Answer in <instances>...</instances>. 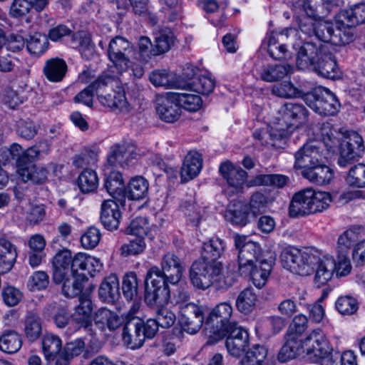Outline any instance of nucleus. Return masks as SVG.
I'll list each match as a JSON object with an SVG mask.
<instances>
[{
    "mask_svg": "<svg viewBox=\"0 0 365 365\" xmlns=\"http://www.w3.org/2000/svg\"><path fill=\"white\" fill-rule=\"evenodd\" d=\"M185 267L184 262L173 252L164 255L160 262V268L150 267L144 281V302L155 305L162 299L170 297L168 284H176L182 279Z\"/></svg>",
    "mask_w": 365,
    "mask_h": 365,
    "instance_id": "1",
    "label": "nucleus"
},
{
    "mask_svg": "<svg viewBox=\"0 0 365 365\" xmlns=\"http://www.w3.org/2000/svg\"><path fill=\"white\" fill-rule=\"evenodd\" d=\"M246 240L245 236H234L235 246L239 251L238 271L241 275L250 277L254 285L261 289L267 282L274 258H265L258 243Z\"/></svg>",
    "mask_w": 365,
    "mask_h": 365,
    "instance_id": "2",
    "label": "nucleus"
},
{
    "mask_svg": "<svg viewBox=\"0 0 365 365\" xmlns=\"http://www.w3.org/2000/svg\"><path fill=\"white\" fill-rule=\"evenodd\" d=\"M323 145L317 141L305 143L294 154V168L301 170L302 177L317 185L329 184L334 178L333 170L326 165Z\"/></svg>",
    "mask_w": 365,
    "mask_h": 365,
    "instance_id": "3",
    "label": "nucleus"
},
{
    "mask_svg": "<svg viewBox=\"0 0 365 365\" xmlns=\"http://www.w3.org/2000/svg\"><path fill=\"white\" fill-rule=\"evenodd\" d=\"M340 137L327 135L324 143L327 150H331L339 146L337 163L341 168H346L355 161H358L365 153V145L361 135L354 130L340 131Z\"/></svg>",
    "mask_w": 365,
    "mask_h": 365,
    "instance_id": "4",
    "label": "nucleus"
},
{
    "mask_svg": "<svg viewBox=\"0 0 365 365\" xmlns=\"http://www.w3.org/2000/svg\"><path fill=\"white\" fill-rule=\"evenodd\" d=\"M225 245L219 238H212L204 242L200 257L195 260L189 269V276L197 274L205 282H210L211 276L218 273L222 263L218 259L225 252Z\"/></svg>",
    "mask_w": 365,
    "mask_h": 365,
    "instance_id": "5",
    "label": "nucleus"
},
{
    "mask_svg": "<svg viewBox=\"0 0 365 365\" xmlns=\"http://www.w3.org/2000/svg\"><path fill=\"white\" fill-rule=\"evenodd\" d=\"M302 343L307 361L319 365H336L332 348L321 329L313 330Z\"/></svg>",
    "mask_w": 365,
    "mask_h": 365,
    "instance_id": "6",
    "label": "nucleus"
},
{
    "mask_svg": "<svg viewBox=\"0 0 365 365\" xmlns=\"http://www.w3.org/2000/svg\"><path fill=\"white\" fill-rule=\"evenodd\" d=\"M284 266L299 275H309L319 260V251L314 248L285 250L281 255Z\"/></svg>",
    "mask_w": 365,
    "mask_h": 365,
    "instance_id": "7",
    "label": "nucleus"
},
{
    "mask_svg": "<svg viewBox=\"0 0 365 365\" xmlns=\"http://www.w3.org/2000/svg\"><path fill=\"white\" fill-rule=\"evenodd\" d=\"M304 100L308 106L322 115H334L339 110V101L335 94L327 88H315L306 93Z\"/></svg>",
    "mask_w": 365,
    "mask_h": 365,
    "instance_id": "8",
    "label": "nucleus"
},
{
    "mask_svg": "<svg viewBox=\"0 0 365 365\" xmlns=\"http://www.w3.org/2000/svg\"><path fill=\"white\" fill-rule=\"evenodd\" d=\"M133 48L131 43L121 36H115L109 43L108 59L119 73L126 71L130 65V56Z\"/></svg>",
    "mask_w": 365,
    "mask_h": 365,
    "instance_id": "9",
    "label": "nucleus"
},
{
    "mask_svg": "<svg viewBox=\"0 0 365 365\" xmlns=\"http://www.w3.org/2000/svg\"><path fill=\"white\" fill-rule=\"evenodd\" d=\"M327 53L324 51V45L319 40L317 41H305L300 46L297 52V66L300 70L309 69Z\"/></svg>",
    "mask_w": 365,
    "mask_h": 365,
    "instance_id": "10",
    "label": "nucleus"
},
{
    "mask_svg": "<svg viewBox=\"0 0 365 365\" xmlns=\"http://www.w3.org/2000/svg\"><path fill=\"white\" fill-rule=\"evenodd\" d=\"M143 319L134 316L133 313L125 317V323L123 327L122 340L125 345L131 349L141 347L145 341L142 331Z\"/></svg>",
    "mask_w": 365,
    "mask_h": 365,
    "instance_id": "11",
    "label": "nucleus"
},
{
    "mask_svg": "<svg viewBox=\"0 0 365 365\" xmlns=\"http://www.w3.org/2000/svg\"><path fill=\"white\" fill-rule=\"evenodd\" d=\"M156 112L159 118L166 123L177 121L181 115V108L175 92H168L156 99Z\"/></svg>",
    "mask_w": 365,
    "mask_h": 365,
    "instance_id": "12",
    "label": "nucleus"
},
{
    "mask_svg": "<svg viewBox=\"0 0 365 365\" xmlns=\"http://www.w3.org/2000/svg\"><path fill=\"white\" fill-rule=\"evenodd\" d=\"M72 255L68 249L58 250L52 261V279L54 283L59 284L73 277L71 269Z\"/></svg>",
    "mask_w": 365,
    "mask_h": 365,
    "instance_id": "13",
    "label": "nucleus"
},
{
    "mask_svg": "<svg viewBox=\"0 0 365 365\" xmlns=\"http://www.w3.org/2000/svg\"><path fill=\"white\" fill-rule=\"evenodd\" d=\"M255 71L260 80L273 83L290 76L294 72V66L289 63H268L256 66Z\"/></svg>",
    "mask_w": 365,
    "mask_h": 365,
    "instance_id": "14",
    "label": "nucleus"
},
{
    "mask_svg": "<svg viewBox=\"0 0 365 365\" xmlns=\"http://www.w3.org/2000/svg\"><path fill=\"white\" fill-rule=\"evenodd\" d=\"M223 264H221L218 273H215V275L211 276L210 282H205L201 280V277L197 274H192L189 276L190 280L192 284L200 289H206L214 285L217 289H227L232 287L235 283L234 274L231 272H223Z\"/></svg>",
    "mask_w": 365,
    "mask_h": 365,
    "instance_id": "15",
    "label": "nucleus"
},
{
    "mask_svg": "<svg viewBox=\"0 0 365 365\" xmlns=\"http://www.w3.org/2000/svg\"><path fill=\"white\" fill-rule=\"evenodd\" d=\"M179 322L183 331L191 334L197 333L204 322L202 308L198 305H190L188 309L180 312Z\"/></svg>",
    "mask_w": 365,
    "mask_h": 365,
    "instance_id": "16",
    "label": "nucleus"
},
{
    "mask_svg": "<svg viewBox=\"0 0 365 365\" xmlns=\"http://www.w3.org/2000/svg\"><path fill=\"white\" fill-rule=\"evenodd\" d=\"M232 307L228 302H222L216 305L210 312L205 320V326L212 328L211 331L216 329H223L227 324L232 323L231 317Z\"/></svg>",
    "mask_w": 365,
    "mask_h": 365,
    "instance_id": "17",
    "label": "nucleus"
},
{
    "mask_svg": "<svg viewBox=\"0 0 365 365\" xmlns=\"http://www.w3.org/2000/svg\"><path fill=\"white\" fill-rule=\"evenodd\" d=\"M279 113L287 127L304 124L308 120L309 111L300 103H287L280 108Z\"/></svg>",
    "mask_w": 365,
    "mask_h": 365,
    "instance_id": "18",
    "label": "nucleus"
},
{
    "mask_svg": "<svg viewBox=\"0 0 365 365\" xmlns=\"http://www.w3.org/2000/svg\"><path fill=\"white\" fill-rule=\"evenodd\" d=\"M219 171L227 184L235 188L237 192H242L243 185L248 173L240 167H235L230 162L221 163Z\"/></svg>",
    "mask_w": 365,
    "mask_h": 365,
    "instance_id": "19",
    "label": "nucleus"
},
{
    "mask_svg": "<svg viewBox=\"0 0 365 365\" xmlns=\"http://www.w3.org/2000/svg\"><path fill=\"white\" fill-rule=\"evenodd\" d=\"M93 306L91 299L85 294L79 297V304L75 308L71 321L77 329H88L92 325Z\"/></svg>",
    "mask_w": 365,
    "mask_h": 365,
    "instance_id": "20",
    "label": "nucleus"
},
{
    "mask_svg": "<svg viewBox=\"0 0 365 365\" xmlns=\"http://www.w3.org/2000/svg\"><path fill=\"white\" fill-rule=\"evenodd\" d=\"M314 284L320 287L326 284L332 277L336 269L335 259L330 256H322L319 252V260L316 262Z\"/></svg>",
    "mask_w": 365,
    "mask_h": 365,
    "instance_id": "21",
    "label": "nucleus"
},
{
    "mask_svg": "<svg viewBox=\"0 0 365 365\" xmlns=\"http://www.w3.org/2000/svg\"><path fill=\"white\" fill-rule=\"evenodd\" d=\"M225 217L232 225L244 227L250 222V210L247 203L242 201H233L226 210Z\"/></svg>",
    "mask_w": 365,
    "mask_h": 365,
    "instance_id": "22",
    "label": "nucleus"
},
{
    "mask_svg": "<svg viewBox=\"0 0 365 365\" xmlns=\"http://www.w3.org/2000/svg\"><path fill=\"white\" fill-rule=\"evenodd\" d=\"M312 188L304 189L295 193L289 207L290 216L299 217L312 214Z\"/></svg>",
    "mask_w": 365,
    "mask_h": 365,
    "instance_id": "23",
    "label": "nucleus"
},
{
    "mask_svg": "<svg viewBox=\"0 0 365 365\" xmlns=\"http://www.w3.org/2000/svg\"><path fill=\"white\" fill-rule=\"evenodd\" d=\"M121 204L113 200H105L101 205V222L108 230H114L118 227L121 213L119 207Z\"/></svg>",
    "mask_w": 365,
    "mask_h": 365,
    "instance_id": "24",
    "label": "nucleus"
},
{
    "mask_svg": "<svg viewBox=\"0 0 365 365\" xmlns=\"http://www.w3.org/2000/svg\"><path fill=\"white\" fill-rule=\"evenodd\" d=\"M104 186L112 197V200L121 204V207H124L126 193L121 173L118 171L110 172L105 180Z\"/></svg>",
    "mask_w": 365,
    "mask_h": 365,
    "instance_id": "25",
    "label": "nucleus"
},
{
    "mask_svg": "<svg viewBox=\"0 0 365 365\" xmlns=\"http://www.w3.org/2000/svg\"><path fill=\"white\" fill-rule=\"evenodd\" d=\"M288 29L282 32H272L268 36L267 51L270 57L275 60H284L289 56L288 50L283 43L288 37Z\"/></svg>",
    "mask_w": 365,
    "mask_h": 365,
    "instance_id": "26",
    "label": "nucleus"
},
{
    "mask_svg": "<svg viewBox=\"0 0 365 365\" xmlns=\"http://www.w3.org/2000/svg\"><path fill=\"white\" fill-rule=\"evenodd\" d=\"M319 76L327 79H339L341 72L332 54L327 52L311 68Z\"/></svg>",
    "mask_w": 365,
    "mask_h": 365,
    "instance_id": "27",
    "label": "nucleus"
},
{
    "mask_svg": "<svg viewBox=\"0 0 365 365\" xmlns=\"http://www.w3.org/2000/svg\"><path fill=\"white\" fill-rule=\"evenodd\" d=\"M202 166L201 155L196 151L189 152L185 157L181 168V180L185 182L195 178L200 173Z\"/></svg>",
    "mask_w": 365,
    "mask_h": 365,
    "instance_id": "28",
    "label": "nucleus"
},
{
    "mask_svg": "<svg viewBox=\"0 0 365 365\" xmlns=\"http://www.w3.org/2000/svg\"><path fill=\"white\" fill-rule=\"evenodd\" d=\"M68 71L66 61L60 58H51L45 62L43 73L48 81L58 83L63 81Z\"/></svg>",
    "mask_w": 365,
    "mask_h": 365,
    "instance_id": "29",
    "label": "nucleus"
},
{
    "mask_svg": "<svg viewBox=\"0 0 365 365\" xmlns=\"http://www.w3.org/2000/svg\"><path fill=\"white\" fill-rule=\"evenodd\" d=\"M24 333L29 342L33 343L39 339L42 334V319L38 313L27 312L24 321Z\"/></svg>",
    "mask_w": 365,
    "mask_h": 365,
    "instance_id": "30",
    "label": "nucleus"
},
{
    "mask_svg": "<svg viewBox=\"0 0 365 365\" xmlns=\"http://www.w3.org/2000/svg\"><path fill=\"white\" fill-rule=\"evenodd\" d=\"M289 181V178L284 175L260 174L247 181L246 186L247 187L272 186L277 188H282L287 185Z\"/></svg>",
    "mask_w": 365,
    "mask_h": 365,
    "instance_id": "31",
    "label": "nucleus"
},
{
    "mask_svg": "<svg viewBox=\"0 0 365 365\" xmlns=\"http://www.w3.org/2000/svg\"><path fill=\"white\" fill-rule=\"evenodd\" d=\"M99 102L106 107L112 110H118L120 112L128 110V103L125 92L122 90L112 91L107 94H98Z\"/></svg>",
    "mask_w": 365,
    "mask_h": 365,
    "instance_id": "32",
    "label": "nucleus"
},
{
    "mask_svg": "<svg viewBox=\"0 0 365 365\" xmlns=\"http://www.w3.org/2000/svg\"><path fill=\"white\" fill-rule=\"evenodd\" d=\"M98 295L102 301L113 303L120 296L119 282L116 275H110L101 282Z\"/></svg>",
    "mask_w": 365,
    "mask_h": 365,
    "instance_id": "33",
    "label": "nucleus"
},
{
    "mask_svg": "<svg viewBox=\"0 0 365 365\" xmlns=\"http://www.w3.org/2000/svg\"><path fill=\"white\" fill-rule=\"evenodd\" d=\"M17 257L16 247L9 240L0 239V271L2 274L11 269Z\"/></svg>",
    "mask_w": 365,
    "mask_h": 365,
    "instance_id": "34",
    "label": "nucleus"
},
{
    "mask_svg": "<svg viewBox=\"0 0 365 365\" xmlns=\"http://www.w3.org/2000/svg\"><path fill=\"white\" fill-rule=\"evenodd\" d=\"M41 349L46 361H53L63 349L62 341L58 336L47 333L42 337Z\"/></svg>",
    "mask_w": 365,
    "mask_h": 365,
    "instance_id": "35",
    "label": "nucleus"
},
{
    "mask_svg": "<svg viewBox=\"0 0 365 365\" xmlns=\"http://www.w3.org/2000/svg\"><path fill=\"white\" fill-rule=\"evenodd\" d=\"M340 21L349 26H357L365 24V3H359L339 12Z\"/></svg>",
    "mask_w": 365,
    "mask_h": 365,
    "instance_id": "36",
    "label": "nucleus"
},
{
    "mask_svg": "<svg viewBox=\"0 0 365 365\" xmlns=\"http://www.w3.org/2000/svg\"><path fill=\"white\" fill-rule=\"evenodd\" d=\"M170 296L167 299H162L158 303L155 305H150L146 302L145 303L151 309L155 311V320L158 325L164 329L171 327L175 320L176 317L173 312L166 308L164 304H167Z\"/></svg>",
    "mask_w": 365,
    "mask_h": 365,
    "instance_id": "37",
    "label": "nucleus"
},
{
    "mask_svg": "<svg viewBox=\"0 0 365 365\" xmlns=\"http://www.w3.org/2000/svg\"><path fill=\"white\" fill-rule=\"evenodd\" d=\"M284 340L285 342L277 355V359L282 363L294 359L302 351H303V341L302 339L285 335Z\"/></svg>",
    "mask_w": 365,
    "mask_h": 365,
    "instance_id": "38",
    "label": "nucleus"
},
{
    "mask_svg": "<svg viewBox=\"0 0 365 365\" xmlns=\"http://www.w3.org/2000/svg\"><path fill=\"white\" fill-rule=\"evenodd\" d=\"M22 337L16 331L7 329L0 335V350L6 354H14L22 346Z\"/></svg>",
    "mask_w": 365,
    "mask_h": 365,
    "instance_id": "39",
    "label": "nucleus"
},
{
    "mask_svg": "<svg viewBox=\"0 0 365 365\" xmlns=\"http://www.w3.org/2000/svg\"><path fill=\"white\" fill-rule=\"evenodd\" d=\"M272 202V199L268 193L262 191H255L251 195L247 205L250 210L251 215L252 217L255 218L258 215L265 212Z\"/></svg>",
    "mask_w": 365,
    "mask_h": 365,
    "instance_id": "40",
    "label": "nucleus"
},
{
    "mask_svg": "<svg viewBox=\"0 0 365 365\" xmlns=\"http://www.w3.org/2000/svg\"><path fill=\"white\" fill-rule=\"evenodd\" d=\"M210 333H212L210 338L215 341H217L225 336L227 337L226 339H241V336H243V338L249 339L247 331L242 327L238 326L235 322L227 324V326L223 329H216L214 331H210Z\"/></svg>",
    "mask_w": 365,
    "mask_h": 365,
    "instance_id": "41",
    "label": "nucleus"
},
{
    "mask_svg": "<svg viewBox=\"0 0 365 365\" xmlns=\"http://www.w3.org/2000/svg\"><path fill=\"white\" fill-rule=\"evenodd\" d=\"M175 43L173 32L168 29L159 31L155 37V47L150 50V54L158 56L165 53L170 50Z\"/></svg>",
    "mask_w": 365,
    "mask_h": 365,
    "instance_id": "42",
    "label": "nucleus"
},
{
    "mask_svg": "<svg viewBox=\"0 0 365 365\" xmlns=\"http://www.w3.org/2000/svg\"><path fill=\"white\" fill-rule=\"evenodd\" d=\"M20 175L25 181L35 184H43L48 179V170L43 166L28 164L19 169Z\"/></svg>",
    "mask_w": 365,
    "mask_h": 365,
    "instance_id": "43",
    "label": "nucleus"
},
{
    "mask_svg": "<svg viewBox=\"0 0 365 365\" xmlns=\"http://www.w3.org/2000/svg\"><path fill=\"white\" fill-rule=\"evenodd\" d=\"M71 43L73 48L79 50L82 57L89 60L94 54V46L91 38L84 32H77L71 36Z\"/></svg>",
    "mask_w": 365,
    "mask_h": 365,
    "instance_id": "44",
    "label": "nucleus"
},
{
    "mask_svg": "<svg viewBox=\"0 0 365 365\" xmlns=\"http://www.w3.org/2000/svg\"><path fill=\"white\" fill-rule=\"evenodd\" d=\"M77 185L82 193L93 192L98 186V178L95 170L84 169L78 175Z\"/></svg>",
    "mask_w": 365,
    "mask_h": 365,
    "instance_id": "45",
    "label": "nucleus"
},
{
    "mask_svg": "<svg viewBox=\"0 0 365 365\" xmlns=\"http://www.w3.org/2000/svg\"><path fill=\"white\" fill-rule=\"evenodd\" d=\"M148 190V182L141 176L133 178L125 190L126 197L133 200L144 198Z\"/></svg>",
    "mask_w": 365,
    "mask_h": 365,
    "instance_id": "46",
    "label": "nucleus"
},
{
    "mask_svg": "<svg viewBox=\"0 0 365 365\" xmlns=\"http://www.w3.org/2000/svg\"><path fill=\"white\" fill-rule=\"evenodd\" d=\"M257 295L252 288L243 289L236 299V307L239 312L243 314L250 313L255 307Z\"/></svg>",
    "mask_w": 365,
    "mask_h": 365,
    "instance_id": "47",
    "label": "nucleus"
},
{
    "mask_svg": "<svg viewBox=\"0 0 365 365\" xmlns=\"http://www.w3.org/2000/svg\"><path fill=\"white\" fill-rule=\"evenodd\" d=\"M335 307L341 315L350 316L357 312L359 303L358 299L351 295H343L336 299Z\"/></svg>",
    "mask_w": 365,
    "mask_h": 365,
    "instance_id": "48",
    "label": "nucleus"
},
{
    "mask_svg": "<svg viewBox=\"0 0 365 365\" xmlns=\"http://www.w3.org/2000/svg\"><path fill=\"white\" fill-rule=\"evenodd\" d=\"M122 290L125 298L131 301L136 299L138 294V279L133 272L125 274L123 278Z\"/></svg>",
    "mask_w": 365,
    "mask_h": 365,
    "instance_id": "49",
    "label": "nucleus"
},
{
    "mask_svg": "<svg viewBox=\"0 0 365 365\" xmlns=\"http://www.w3.org/2000/svg\"><path fill=\"white\" fill-rule=\"evenodd\" d=\"M175 97L180 108L190 112L198 110L202 105L201 97L197 94L175 93Z\"/></svg>",
    "mask_w": 365,
    "mask_h": 365,
    "instance_id": "50",
    "label": "nucleus"
},
{
    "mask_svg": "<svg viewBox=\"0 0 365 365\" xmlns=\"http://www.w3.org/2000/svg\"><path fill=\"white\" fill-rule=\"evenodd\" d=\"M346 181L350 187H365V165L359 163L352 166L347 173Z\"/></svg>",
    "mask_w": 365,
    "mask_h": 365,
    "instance_id": "51",
    "label": "nucleus"
},
{
    "mask_svg": "<svg viewBox=\"0 0 365 365\" xmlns=\"http://www.w3.org/2000/svg\"><path fill=\"white\" fill-rule=\"evenodd\" d=\"M267 356L264 346L255 344L250 349L241 361L242 365H261Z\"/></svg>",
    "mask_w": 365,
    "mask_h": 365,
    "instance_id": "52",
    "label": "nucleus"
},
{
    "mask_svg": "<svg viewBox=\"0 0 365 365\" xmlns=\"http://www.w3.org/2000/svg\"><path fill=\"white\" fill-rule=\"evenodd\" d=\"M312 214L321 212L328 209L332 201L331 195L329 192L316 191L312 188Z\"/></svg>",
    "mask_w": 365,
    "mask_h": 365,
    "instance_id": "53",
    "label": "nucleus"
},
{
    "mask_svg": "<svg viewBox=\"0 0 365 365\" xmlns=\"http://www.w3.org/2000/svg\"><path fill=\"white\" fill-rule=\"evenodd\" d=\"M190 90L202 95H208L212 93L215 86V80L207 76H200L195 78L187 84Z\"/></svg>",
    "mask_w": 365,
    "mask_h": 365,
    "instance_id": "54",
    "label": "nucleus"
},
{
    "mask_svg": "<svg viewBox=\"0 0 365 365\" xmlns=\"http://www.w3.org/2000/svg\"><path fill=\"white\" fill-rule=\"evenodd\" d=\"M75 278L73 282L71 279L63 282L62 284V292L66 297H74L79 294L83 288V282L88 280L86 273H80Z\"/></svg>",
    "mask_w": 365,
    "mask_h": 365,
    "instance_id": "55",
    "label": "nucleus"
},
{
    "mask_svg": "<svg viewBox=\"0 0 365 365\" xmlns=\"http://www.w3.org/2000/svg\"><path fill=\"white\" fill-rule=\"evenodd\" d=\"M27 49L34 55L39 56L43 53L48 46V37L45 34L36 33L27 41Z\"/></svg>",
    "mask_w": 365,
    "mask_h": 365,
    "instance_id": "56",
    "label": "nucleus"
},
{
    "mask_svg": "<svg viewBox=\"0 0 365 365\" xmlns=\"http://www.w3.org/2000/svg\"><path fill=\"white\" fill-rule=\"evenodd\" d=\"M308 319L306 316L300 314L296 315L289 325L286 335L300 339L302 334L307 329Z\"/></svg>",
    "mask_w": 365,
    "mask_h": 365,
    "instance_id": "57",
    "label": "nucleus"
},
{
    "mask_svg": "<svg viewBox=\"0 0 365 365\" xmlns=\"http://www.w3.org/2000/svg\"><path fill=\"white\" fill-rule=\"evenodd\" d=\"M336 21L339 24L340 36L338 38H334L335 41L338 43V46H344L352 42L355 38V33L354 27L355 26H349L347 23H342L340 21L339 17V13L336 16Z\"/></svg>",
    "mask_w": 365,
    "mask_h": 365,
    "instance_id": "58",
    "label": "nucleus"
},
{
    "mask_svg": "<svg viewBox=\"0 0 365 365\" xmlns=\"http://www.w3.org/2000/svg\"><path fill=\"white\" fill-rule=\"evenodd\" d=\"M145 246L144 238L134 237L128 243L121 246L120 255L123 257L140 255L144 251Z\"/></svg>",
    "mask_w": 365,
    "mask_h": 365,
    "instance_id": "59",
    "label": "nucleus"
},
{
    "mask_svg": "<svg viewBox=\"0 0 365 365\" xmlns=\"http://www.w3.org/2000/svg\"><path fill=\"white\" fill-rule=\"evenodd\" d=\"M276 96L284 98L300 97L302 92L290 82L274 86L271 91Z\"/></svg>",
    "mask_w": 365,
    "mask_h": 365,
    "instance_id": "60",
    "label": "nucleus"
},
{
    "mask_svg": "<svg viewBox=\"0 0 365 365\" xmlns=\"http://www.w3.org/2000/svg\"><path fill=\"white\" fill-rule=\"evenodd\" d=\"M150 81L155 86H163L165 88H179L180 85L170 80V75L166 70L153 71L150 74Z\"/></svg>",
    "mask_w": 365,
    "mask_h": 365,
    "instance_id": "61",
    "label": "nucleus"
},
{
    "mask_svg": "<svg viewBox=\"0 0 365 365\" xmlns=\"http://www.w3.org/2000/svg\"><path fill=\"white\" fill-rule=\"evenodd\" d=\"M182 211L192 226L197 227L202 219L200 207L195 202H185L181 205Z\"/></svg>",
    "mask_w": 365,
    "mask_h": 365,
    "instance_id": "62",
    "label": "nucleus"
},
{
    "mask_svg": "<svg viewBox=\"0 0 365 365\" xmlns=\"http://www.w3.org/2000/svg\"><path fill=\"white\" fill-rule=\"evenodd\" d=\"M148 229L147 220L138 217L133 220L129 226L126 228L125 233L135 236V237H143L147 235Z\"/></svg>",
    "mask_w": 365,
    "mask_h": 365,
    "instance_id": "63",
    "label": "nucleus"
},
{
    "mask_svg": "<svg viewBox=\"0 0 365 365\" xmlns=\"http://www.w3.org/2000/svg\"><path fill=\"white\" fill-rule=\"evenodd\" d=\"M1 294L4 302L8 307H14L19 304L24 296L19 289L10 285L3 288Z\"/></svg>",
    "mask_w": 365,
    "mask_h": 365,
    "instance_id": "64",
    "label": "nucleus"
}]
</instances>
